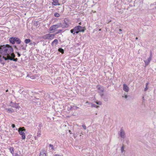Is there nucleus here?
<instances>
[{
    "label": "nucleus",
    "instance_id": "nucleus-1",
    "mask_svg": "<svg viewBox=\"0 0 156 156\" xmlns=\"http://www.w3.org/2000/svg\"><path fill=\"white\" fill-rule=\"evenodd\" d=\"M5 46V55L7 56H10L12 58L15 57L16 55L13 53V49L12 47L9 44H6Z\"/></svg>",
    "mask_w": 156,
    "mask_h": 156
},
{
    "label": "nucleus",
    "instance_id": "nucleus-2",
    "mask_svg": "<svg viewBox=\"0 0 156 156\" xmlns=\"http://www.w3.org/2000/svg\"><path fill=\"white\" fill-rule=\"evenodd\" d=\"M26 131V129L24 127H20L18 129V132L20 135L22 136V139L24 140L25 139V134L24 132Z\"/></svg>",
    "mask_w": 156,
    "mask_h": 156
},
{
    "label": "nucleus",
    "instance_id": "nucleus-3",
    "mask_svg": "<svg viewBox=\"0 0 156 156\" xmlns=\"http://www.w3.org/2000/svg\"><path fill=\"white\" fill-rule=\"evenodd\" d=\"M9 56L6 57L4 56H2L0 55V63L4 65L5 64V61L9 60Z\"/></svg>",
    "mask_w": 156,
    "mask_h": 156
},
{
    "label": "nucleus",
    "instance_id": "nucleus-4",
    "mask_svg": "<svg viewBox=\"0 0 156 156\" xmlns=\"http://www.w3.org/2000/svg\"><path fill=\"white\" fill-rule=\"evenodd\" d=\"M56 34H48L44 35L43 38L44 39L51 40L54 38Z\"/></svg>",
    "mask_w": 156,
    "mask_h": 156
},
{
    "label": "nucleus",
    "instance_id": "nucleus-5",
    "mask_svg": "<svg viewBox=\"0 0 156 156\" xmlns=\"http://www.w3.org/2000/svg\"><path fill=\"white\" fill-rule=\"evenodd\" d=\"M6 44L0 45V54L5 55V51Z\"/></svg>",
    "mask_w": 156,
    "mask_h": 156
},
{
    "label": "nucleus",
    "instance_id": "nucleus-6",
    "mask_svg": "<svg viewBox=\"0 0 156 156\" xmlns=\"http://www.w3.org/2000/svg\"><path fill=\"white\" fill-rule=\"evenodd\" d=\"M41 99L39 98H35L33 100V103L35 105H39L41 104Z\"/></svg>",
    "mask_w": 156,
    "mask_h": 156
},
{
    "label": "nucleus",
    "instance_id": "nucleus-7",
    "mask_svg": "<svg viewBox=\"0 0 156 156\" xmlns=\"http://www.w3.org/2000/svg\"><path fill=\"white\" fill-rule=\"evenodd\" d=\"M79 27L77 28V26L74 27L73 29L70 30L71 33L73 35H76L78 34L79 32L78 31Z\"/></svg>",
    "mask_w": 156,
    "mask_h": 156
},
{
    "label": "nucleus",
    "instance_id": "nucleus-8",
    "mask_svg": "<svg viewBox=\"0 0 156 156\" xmlns=\"http://www.w3.org/2000/svg\"><path fill=\"white\" fill-rule=\"evenodd\" d=\"M59 27H60V23H59L55 25L51 26L49 30L50 31H53L59 28Z\"/></svg>",
    "mask_w": 156,
    "mask_h": 156
},
{
    "label": "nucleus",
    "instance_id": "nucleus-9",
    "mask_svg": "<svg viewBox=\"0 0 156 156\" xmlns=\"http://www.w3.org/2000/svg\"><path fill=\"white\" fill-rule=\"evenodd\" d=\"M16 37H11L9 38V41L10 43L13 44L16 43Z\"/></svg>",
    "mask_w": 156,
    "mask_h": 156
},
{
    "label": "nucleus",
    "instance_id": "nucleus-10",
    "mask_svg": "<svg viewBox=\"0 0 156 156\" xmlns=\"http://www.w3.org/2000/svg\"><path fill=\"white\" fill-rule=\"evenodd\" d=\"M119 135L122 138L125 137V133L124 131L122 129H121L120 131Z\"/></svg>",
    "mask_w": 156,
    "mask_h": 156
},
{
    "label": "nucleus",
    "instance_id": "nucleus-11",
    "mask_svg": "<svg viewBox=\"0 0 156 156\" xmlns=\"http://www.w3.org/2000/svg\"><path fill=\"white\" fill-rule=\"evenodd\" d=\"M77 28L79 27L78 31L79 32H84L85 30H86V28L85 27H81L80 26L78 25L77 26Z\"/></svg>",
    "mask_w": 156,
    "mask_h": 156
},
{
    "label": "nucleus",
    "instance_id": "nucleus-12",
    "mask_svg": "<svg viewBox=\"0 0 156 156\" xmlns=\"http://www.w3.org/2000/svg\"><path fill=\"white\" fill-rule=\"evenodd\" d=\"M60 23V27L63 28H67L69 26V25L67 23H66L64 21L62 23Z\"/></svg>",
    "mask_w": 156,
    "mask_h": 156
},
{
    "label": "nucleus",
    "instance_id": "nucleus-13",
    "mask_svg": "<svg viewBox=\"0 0 156 156\" xmlns=\"http://www.w3.org/2000/svg\"><path fill=\"white\" fill-rule=\"evenodd\" d=\"M12 103V106L13 107L15 108H18L19 109V108H20V107L19 105V103Z\"/></svg>",
    "mask_w": 156,
    "mask_h": 156
},
{
    "label": "nucleus",
    "instance_id": "nucleus-14",
    "mask_svg": "<svg viewBox=\"0 0 156 156\" xmlns=\"http://www.w3.org/2000/svg\"><path fill=\"white\" fill-rule=\"evenodd\" d=\"M123 89L125 91L128 92L129 90V88L126 84H124L123 85Z\"/></svg>",
    "mask_w": 156,
    "mask_h": 156
},
{
    "label": "nucleus",
    "instance_id": "nucleus-15",
    "mask_svg": "<svg viewBox=\"0 0 156 156\" xmlns=\"http://www.w3.org/2000/svg\"><path fill=\"white\" fill-rule=\"evenodd\" d=\"M52 1H53L52 3V5L54 6H56L58 5H60V4H59L58 0H52Z\"/></svg>",
    "mask_w": 156,
    "mask_h": 156
},
{
    "label": "nucleus",
    "instance_id": "nucleus-16",
    "mask_svg": "<svg viewBox=\"0 0 156 156\" xmlns=\"http://www.w3.org/2000/svg\"><path fill=\"white\" fill-rule=\"evenodd\" d=\"M21 49L26 50L25 47L24 46L23 43V44H21L20 46H19V50H20Z\"/></svg>",
    "mask_w": 156,
    "mask_h": 156
},
{
    "label": "nucleus",
    "instance_id": "nucleus-17",
    "mask_svg": "<svg viewBox=\"0 0 156 156\" xmlns=\"http://www.w3.org/2000/svg\"><path fill=\"white\" fill-rule=\"evenodd\" d=\"M97 88L101 92H103L104 88L103 87H102L100 86H97Z\"/></svg>",
    "mask_w": 156,
    "mask_h": 156
},
{
    "label": "nucleus",
    "instance_id": "nucleus-18",
    "mask_svg": "<svg viewBox=\"0 0 156 156\" xmlns=\"http://www.w3.org/2000/svg\"><path fill=\"white\" fill-rule=\"evenodd\" d=\"M9 60H11V61H13L14 62H16L18 60V58H12V57H10V56H9Z\"/></svg>",
    "mask_w": 156,
    "mask_h": 156
},
{
    "label": "nucleus",
    "instance_id": "nucleus-19",
    "mask_svg": "<svg viewBox=\"0 0 156 156\" xmlns=\"http://www.w3.org/2000/svg\"><path fill=\"white\" fill-rule=\"evenodd\" d=\"M58 43V40L57 39H55L51 43V45L52 46H53L54 44L56 45Z\"/></svg>",
    "mask_w": 156,
    "mask_h": 156
},
{
    "label": "nucleus",
    "instance_id": "nucleus-20",
    "mask_svg": "<svg viewBox=\"0 0 156 156\" xmlns=\"http://www.w3.org/2000/svg\"><path fill=\"white\" fill-rule=\"evenodd\" d=\"M5 109L9 113H12L14 112L13 109L12 108H5Z\"/></svg>",
    "mask_w": 156,
    "mask_h": 156
},
{
    "label": "nucleus",
    "instance_id": "nucleus-21",
    "mask_svg": "<svg viewBox=\"0 0 156 156\" xmlns=\"http://www.w3.org/2000/svg\"><path fill=\"white\" fill-rule=\"evenodd\" d=\"M24 42L25 43L27 44L30 42L31 40L30 39H26L24 40Z\"/></svg>",
    "mask_w": 156,
    "mask_h": 156
},
{
    "label": "nucleus",
    "instance_id": "nucleus-22",
    "mask_svg": "<svg viewBox=\"0 0 156 156\" xmlns=\"http://www.w3.org/2000/svg\"><path fill=\"white\" fill-rule=\"evenodd\" d=\"M21 41L20 38L16 37V43L17 44H20L21 43Z\"/></svg>",
    "mask_w": 156,
    "mask_h": 156
},
{
    "label": "nucleus",
    "instance_id": "nucleus-23",
    "mask_svg": "<svg viewBox=\"0 0 156 156\" xmlns=\"http://www.w3.org/2000/svg\"><path fill=\"white\" fill-rule=\"evenodd\" d=\"M58 51L61 53L62 54H63L64 53V50L62 48H59L58 49Z\"/></svg>",
    "mask_w": 156,
    "mask_h": 156
},
{
    "label": "nucleus",
    "instance_id": "nucleus-24",
    "mask_svg": "<svg viewBox=\"0 0 156 156\" xmlns=\"http://www.w3.org/2000/svg\"><path fill=\"white\" fill-rule=\"evenodd\" d=\"M14 148L13 147H10L9 148V150L11 152V153L12 154V155L14 153Z\"/></svg>",
    "mask_w": 156,
    "mask_h": 156
},
{
    "label": "nucleus",
    "instance_id": "nucleus-25",
    "mask_svg": "<svg viewBox=\"0 0 156 156\" xmlns=\"http://www.w3.org/2000/svg\"><path fill=\"white\" fill-rule=\"evenodd\" d=\"M64 22L66 24L67 23L69 25V24L70 22L69 21V20L67 18H65L64 20Z\"/></svg>",
    "mask_w": 156,
    "mask_h": 156
},
{
    "label": "nucleus",
    "instance_id": "nucleus-26",
    "mask_svg": "<svg viewBox=\"0 0 156 156\" xmlns=\"http://www.w3.org/2000/svg\"><path fill=\"white\" fill-rule=\"evenodd\" d=\"M91 107L92 108L94 107V108H98L99 107V106L95 104L91 103Z\"/></svg>",
    "mask_w": 156,
    "mask_h": 156
},
{
    "label": "nucleus",
    "instance_id": "nucleus-27",
    "mask_svg": "<svg viewBox=\"0 0 156 156\" xmlns=\"http://www.w3.org/2000/svg\"><path fill=\"white\" fill-rule=\"evenodd\" d=\"M40 156H46V154L45 152H41L40 153Z\"/></svg>",
    "mask_w": 156,
    "mask_h": 156
},
{
    "label": "nucleus",
    "instance_id": "nucleus-28",
    "mask_svg": "<svg viewBox=\"0 0 156 156\" xmlns=\"http://www.w3.org/2000/svg\"><path fill=\"white\" fill-rule=\"evenodd\" d=\"M35 44H36V43L34 42H30V43L29 44L31 45L32 47H34V46L35 45Z\"/></svg>",
    "mask_w": 156,
    "mask_h": 156
},
{
    "label": "nucleus",
    "instance_id": "nucleus-29",
    "mask_svg": "<svg viewBox=\"0 0 156 156\" xmlns=\"http://www.w3.org/2000/svg\"><path fill=\"white\" fill-rule=\"evenodd\" d=\"M144 61L145 63V65L146 66H147L149 64V63L150 62H149L148 61L146 60V61Z\"/></svg>",
    "mask_w": 156,
    "mask_h": 156
},
{
    "label": "nucleus",
    "instance_id": "nucleus-30",
    "mask_svg": "<svg viewBox=\"0 0 156 156\" xmlns=\"http://www.w3.org/2000/svg\"><path fill=\"white\" fill-rule=\"evenodd\" d=\"M54 16L56 17H58L60 16V15L57 12H55L54 14Z\"/></svg>",
    "mask_w": 156,
    "mask_h": 156
},
{
    "label": "nucleus",
    "instance_id": "nucleus-31",
    "mask_svg": "<svg viewBox=\"0 0 156 156\" xmlns=\"http://www.w3.org/2000/svg\"><path fill=\"white\" fill-rule=\"evenodd\" d=\"M95 103L99 105H101L102 104V102L101 101H96Z\"/></svg>",
    "mask_w": 156,
    "mask_h": 156
},
{
    "label": "nucleus",
    "instance_id": "nucleus-32",
    "mask_svg": "<svg viewBox=\"0 0 156 156\" xmlns=\"http://www.w3.org/2000/svg\"><path fill=\"white\" fill-rule=\"evenodd\" d=\"M42 126V123L41 122L39 124L38 126V127L39 128V130L41 129V127Z\"/></svg>",
    "mask_w": 156,
    "mask_h": 156
},
{
    "label": "nucleus",
    "instance_id": "nucleus-33",
    "mask_svg": "<svg viewBox=\"0 0 156 156\" xmlns=\"http://www.w3.org/2000/svg\"><path fill=\"white\" fill-rule=\"evenodd\" d=\"M62 31V30H58V31L55 33V34H56H56H57L60 33Z\"/></svg>",
    "mask_w": 156,
    "mask_h": 156
},
{
    "label": "nucleus",
    "instance_id": "nucleus-34",
    "mask_svg": "<svg viewBox=\"0 0 156 156\" xmlns=\"http://www.w3.org/2000/svg\"><path fill=\"white\" fill-rule=\"evenodd\" d=\"M40 133H41V132H40V131H38V133L37 134V136H38H38H39V137L40 136H41V134Z\"/></svg>",
    "mask_w": 156,
    "mask_h": 156
},
{
    "label": "nucleus",
    "instance_id": "nucleus-35",
    "mask_svg": "<svg viewBox=\"0 0 156 156\" xmlns=\"http://www.w3.org/2000/svg\"><path fill=\"white\" fill-rule=\"evenodd\" d=\"M49 147H51V149L52 150H54V148L53 146V145L50 144L49 145Z\"/></svg>",
    "mask_w": 156,
    "mask_h": 156
},
{
    "label": "nucleus",
    "instance_id": "nucleus-36",
    "mask_svg": "<svg viewBox=\"0 0 156 156\" xmlns=\"http://www.w3.org/2000/svg\"><path fill=\"white\" fill-rule=\"evenodd\" d=\"M124 146H122L121 147V152L122 153L123 152V151H124Z\"/></svg>",
    "mask_w": 156,
    "mask_h": 156
},
{
    "label": "nucleus",
    "instance_id": "nucleus-37",
    "mask_svg": "<svg viewBox=\"0 0 156 156\" xmlns=\"http://www.w3.org/2000/svg\"><path fill=\"white\" fill-rule=\"evenodd\" d=\"M34 24L35 26H37L38 25V21H35V23H34Z\"/></svg>",
    "mask_w": 156,
    "mask_h": 156
},
{
    "label": "nucleus",
    "instance_id": "nucleus-38",
    "mask_svg": "<svg viewBox=\"0 0 156 156\" xmlns=\"http://www.w3.org/2000/svg\"><path fill=\"white\" fill-rule=\"evenodd\" d=\"M82 126H83V129L84 130H85L86 129V126L85 125H83Z\"/></svg>",
    "mask_w": 156,
    "mask_h": 156
},
{
    "label": "nucleus",
    "instance_id": "nucleus-39",
    "mask_svg": "<svg viewBox=\"0 0 156 156\" xmlns=\"http://www.w3.org/2000/svg\"><path fill=\"white\" fill-rule=\"evenodd\" d=\"M30 77L31 78V79H34L35 78V77L34 76L32 75V76H31Z\"/></svg>",
    "mask_w": 156,
    "mask_h": 156
},
{
    "label": "nucleus",
    "instance_id": "nucleus-40",
    "mask_svg": "<svg viewBox=\"0 0 156 156\" xmlns=\"http://www.w3.org/2000/svg\"><path fill=\"white\" fill-rule=\"evenodd\" d=\"M151 59H152V57H149V58H148L147 61H149V62H150Z\"/></svg>",
    "mask_w": 156,
    "mask_h": 156
},
{
    "label": "nucleus",
    "instance_id": "nucleus-41",
    "mask_svg": "<svg viewBox=\"0 0 156 156\" xmlns=\"http://www.w3.org/2000/svg\"><path fill=\"white\" fill-rule=\"evenodd\" d=\"M17 54L18 57H20L21 55L20 54V53L19 52H16Z\"/></svg>",
    "mask_w": 156,
    "mask_h": 156
},
{
    "label": "nucleus",
    "instance_id": "nucleus-42",
    "mask_svg": "<svg viewBox=\"0 0 156 156\" xmlns=\"http://www.w3.org/2000/svg\"><path fill=\"white\" fill-rule=\"evenodd\" d=\"M12 128H14L15 127V125L14 124H12L11 126Z\"/></svg>",
    "mask_w": 156,
    "mask_h": 156
},
{
    "label": "nucleus",
    "instance_id": "nucleus-43",
    "mask_svg": "<svg viewBox=\"0 0 156 156\" xmlns=\"http://www.w3.org/2000/svg\"><path fill=\"white\" fill-rule=\"evenodd\" d=\"M14 48H15L17 50H19V48H17L16 46L15 45L14 46Z\"/></svg>",
    "mask_w": 156,
    "mask_h": 156
},
{
    "label": "nucleus",
    "instance_id": "nucleus-44",
    "mask_svg": "<svg viewBox=\"0 0 156 156\" xmlns=\"http://www.w3.org/2000/svg\"><path fill=\"white\" fill-rule=\"evenodd\" d=\"M148 89V88L147 87H146L144 89V91H146Z\"/></svg>",
    "mask_w": 156,
    "mask_h": 156
},
{
    "label": "nucleus",
    "instance_id": "nucleus-45",
    "mask_svg": "<svg viewBox=\"0 0 156 156\" xmlns=\"http://www.w3.org/2000/svg\"><path fill=\"white\" fill-rule=\"evenodd\" d=\"M152 51H151L150 52V57H152Z\"/></svg>",
    "mask_w": 156,
    "mask_h": 156
},
{
    "label": "nucleus",
    "instance_id": "nucleus-46",
    "mask_svg": "<svg viewBox=\"0 0 156 156\" xmlns=\"http://www.w3.org/2000/svg\"><path fill=\"white\" fill-rule=\"evenodd\" d=\"M101 96V97H102L104 95V93L103 92H101V93L100 94Z\"/></svg>",
    "mask_w": 156,
    "mask_h": 156
},
{
    "label": "nucleus",
    "instance_id": "nucleus-47",
    "mask_svg": "<svg viewBox=\"0 0 156 156\" xmlns=\"http://www.w3.org/2000/svg\"><path fill=\"white\" fill-rule=\"evenodd\" d=\"M14 156H20V155L17 153H15Z\"/></svg>",
    "mask_w": 156,
    "mask_h": 156
},
{
    "label": "nucleus",
    "instance_id": "nucleus-48",
    "mask_svg": "<svg viewBox=\"0 0 156 156\" xmlns=\"http://www.w3.org/2000/svg\"><path fill=\"white\" fill-rule=\"evenodd\" d=\"M149 84V83H147L146 84V87H147V86Z\"/></svg>",
    "mask_w": 156,
    "mask_h": 156
},
{
    "label": "nucleus",
    "instance_id": "nucleus-49",
    "mask_svg": "<svg viewBox=\"0 0 156 156\" xmlns=\"http://www.w3.org/2000/svg\"><path fill=\"white\" fill-rule=\"evenodd\" d=\"M127 97H128V96H127V95H125L124 98H125L126 99V98H127Z\"/></svg>",
    "mask_w": 156,
    "mask_h": 156
},
{
    "label": "nucleus",
    "instance_id": "nucleus-50",
    "mask_svg": "<svg viewBox=\"0 0 156 156\" xmlns=\"http://www.w3.org/2000/svg\"><path fill=\"white\" fill-rule=\"evenodd\" d=\"M73 108V107H71V108H69V109H68V111H70Z\"/></svg>",
    "mask_w": 156,
    "mask_h": 156
},
{
    "label": "nucleus",
    "instance_id": "nucleus-51",
    "mask_svg": "<svg viewBox=\"0 0 156 156\" xmlns=\"http://www.w3.org/2000/svg\"><path fill=\"white\" fill-rule=\"evenodd\" d=\"M38 136H35V140H37L38 139H37V137H38Z\"/></svg>",
    "mask_w": 156,
    "mask_h": 156
},
{
    "label": "nucleus",
    "instance_id": "nucleus-52",
    "mask_svg": "<svg viewBox=\"0 0 156 156\" xmlns=\"http://www.w3.org/2000/svg\"><path fill=\"white\" fill-rule=\"evenodd\" d=\"M27 44H25V45H24V47H25L26 50V47H27Z\"/></svg>",
    "mask_w": 156,
    "mask_h": 156
},
{
    "label": "nucleus",
    "instance_id": "nucleus-53",
    "mask_svg": "<svg viewBox=\"0 0 156 156\" xmlns=\"http://www.w3.org/2000/svg\"><path fill=\"white\" fill-rule=\"evenodd\" d=\"M55 156H61L60 155H59L58 154H56L55 155Z\"/></svg>",
    "mask_w": 156,
    "mask_h": 156
},
{
    "label": "nucleus",
    "instance_id": "nucleus-54",
    "mask_svg": "<svg viewBox=\"0 0 156 156\" xmlns=\"http://www.w3.org/2000/svg\"><path fill=\"white\" fill-rule=\"evenodd\" d=\"M119 31H122V30L121 29H119Z\"/></svg>",
    "mask_w": 156,
    "mask_h": 156
},
{
    "label": "nucleus",
    "instance_id": "nucleus-55",
    "mask_svg": "<svg viewBox=\"0 0 156 156\" xmlns=\"http://www.w3.org/2000/svg\"><path fill=\"white\" fill-rule=\"evenodd\" d=\"M75 108H78L77 106H75Z\"/></svg>",
    "mask_w": 156,
    "mask_h": 156
},
{
    "label": "nucleus",
    "instance_id": "nucleus-56",
    "mask_svg": "<svg viewBox=\"0 0 156 156\" xmlns=\"http://www.w3.org/2000/svg\"><path fill=\"white\" fill-rule=\"evenodd\" d=\"M8 89H7V90H6V92H8Z\"/></svg>",
    "mask_w": 156,
    "mask_h": 156
},
{
    "label": "nucleus",
    "instance_id": "nucleus-57",
    "mask_svg": "<svg viewBox=\"0 0 156 156\" xmlns=\"http://www.w3.org/2000/svg\"><path fill=\"white\" fill-rule=\"evenodd\" d=\"M138 39V38L137 37H136V40H137V39Z\"/></svg>",
    "mask_w": 156,
    "mask_h": 156
},
{
    "label": "nucleus",
    "instance_id": "nucleus-58",
    "mask_svg": "<svg viewBox=\"0 0 156 156\" xmlns=\"http://www.w3.org/2000/svg\"><path fill=\"white\" fill-rule=\"evenodd\" d=\"M79 24H80V25H81V22H80L79 23Z\"/></svg>",
    "mask_w": 156,
    "mask_h": 156
},
{
    "label": "nucleus",
    "instance_id": "nucleus-59",
    "mask_svg": "<svg viewBox=\"0 0 156 156\" xmlns=\"http://www.w3.org/2000/svg\"><path fill=\"white\" fill-rule=\"evenodd\" d=\"M70 132H71V130H69V133H70Z\"/></svg>",
    "mask_w": 156,
    "mask_h": 156
},
{
    "label": "nucleus",
    "instance_id": "nucleus-60",
    "mask_svg": "<svg viewBox=\"0 0 156 156\" xmlns=\"http://www.w3.org/2000/svg\"><path fill=\"white\" fill-rule=\"evenodd\" d=\"M20 153V151H19V153Z\"/></svg>",
    "mask_w": 156,
    "mask_h": 156
},
{
    "label": "nucleus",
    "instance_id": "nucleus-61",
    "mask_svg": "<svg viewBox=\"0 0 156 156\" xmlns=\"http://www.w3.org/2000/svg\"><path fill=\"white\" fill-rule=\"evenodd\" d=\"M101 30V29H100L99 30Z\"/></svg>",
    "mask_w": 156,
    "mask_h": 156
}]
</instances>
